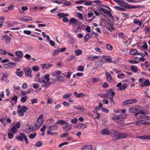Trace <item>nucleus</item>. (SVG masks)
<instances>
[{"mask_svg":"<svg viewBox=\"0 0 150 150\" xmlns=\"http://www.w3.org/2000/svg\"><path fill=\"white\" fill-rule=\"evenodd\" d=\"M59 50L57 49H55L53 53L52 54V55L54 56H55L57 54H58L59 53Z\"/></svg>","mask_w":150,"mask_h":150,"instance_id":"57","label":"nucleus"},{"mask_svg":"<svg viewBox=\"0 0 150 150\" xmlns=\"http://www.w3.org/2000/svg\"><path fill=\"white\" fill-rule=\"evenodd\" d=\"M44 117L43 115H41L37 119L36 122L34 124V127L37 129H38L42 125L43 122V118Z\"/></svg>","mask_w":150,"mask_h":150,"instance_id":"3","label":"nucleus"},{"mask_svg":"<svg viewBox=\"0 0 150 150\" xmlns=\"http://www.w3.org/2000/svg\"><path fill=\"white\" fill-rule=\"evenodd\" d=\"M117 132V130H115L113 129L109 131L106 128L104 129L102 131V134L103 135H110L112 136H113Z\"/></svg>","mask_w":150,"mask_h":150,"instance_id":"2","label":"nucleus"},{"mask_svg":"<svg viewBox=\"0 0 150 150\" xmlns=\"http://www.w3.org/2000/svg\"><path fill=\"white\" fill-rule=\"evenodd\" d=\"M72 95L71 93H68L63 96V98L64 99H67L70 97Z\"/></svg>","mask_w":150,"mask_h":150,"instance_id":"30","label":"nucleus"},{"mask_svg":"<svg viewBox=\"0 0 150 150\" xmlns=\"http://www.w3.org/2000/svg\"><path fill=\"white\" fill-rule=\"evenodd\" d=\"M77 118H74L71 119V122L73 124H75L77 122Z\"/></svg>","mask_w":150,"mask_h":150,"instance_id":"60","label":"nucleus"},{"mask_svg":"<svg viewBox=\"0 0 150 150\" xmlns=\"http://www.w3.org/2000/svg\"><path fill=\"white\" fill-rule=\"evenodd\" d=\"M51 82L49 81H46V82L44 83V84H42L41 86L42 87H48L51 84Z\"/></svg>","mask_w":150,"mask_h":150,"instance_id":"26","label":"nucleus"},{"mask_svg":"<svg viewBox=\"0 0 150 150\" xmlns=\"http://www.w3.org/2000/svg\"><path fill=\"white\" fill-rule=\"evenodd\" d=\"M8 54L9 56L12 57H14V55L9 52H7L6 51L3 49H0V54H2L3 55H6Z\"/></svg>","mask_w":150,"mask_h":150,"instance_id":"12","label":"nucleus"},{"mask_svg":"<svg viewBox=\"0 0 150 150\" xmlns=\"http://www.w3.org/2000/svg\"><path fill=\"white\" fill-rule=\"evenodd\" d=\"M36 136V134L35 133L31 134L29 135V137L32 139L34 138Z\"/></svg>","mask_w":150,"mask_h":150,"instance_id":"48","label":"nucleus"},{"mask_svg":"<svg viewBox=\"0 0 150 150\" xmlns=\"http://www.w3.org/2000/svg\"><path fill=\"white\" fill-rule=\"evenodd\" d=\"M52 66V65L51 64H44L41 65L42 68L43 69H47Z\"/></svg>","mask_w":150,"mask_h":150,"instance_id":"13","label":"nucleus"},{"mask_svg":"<svg viewBox=\"0 0 150 150\" xmlns=\"http://www.w3.org/2000/svg\"><path fill=\"white\" fill-rule=\"evenodd\" d=\"M1 122L4 125H6V118L2 119L1 120Z\"/></svg>","mask_w":150,"mask_h":150,"instance_id":"55","label":"nucleus"},{"mask_svg":"<svg viewBox=\"0 0 150 150\" xmlns=\"http://www.w3.org/2000/svg\"><path fill=\"white\" fill-rule=\"evenodd\" d=\"M43 77H42L41 78H36V81L40 83H43L42 79Z\"/></svg>","mask_w":150,"mask_h":150,"instance_id":"39","label":"nucleus"},{"mask_svg":"<svg viewBox=\"0 0 150 150\" xmlns=\"http://www.w3.org/2000/svg\"><path fill=\"white\" fill-rule=\"evenodd\" d=\"M69 22L73 25H75L77 23V21L75 18H72L70 19Z\"/></svg>","mask_w":150,"mask_h":150,"instance_id":"23","label":"nucleus"},{"mask_svg":"<svg viewBox=\"0 0 150 150\" xmlns=\"http://www.w3.org/2000/svg\"><path fill=\"white\" fill-rule=\"evenodd\" d=\"M2 40L6 43H9L11 40V39L8 35L6 34L2 36Z\"/></svg>","mask_w":150,"mask_h":150,"instance_id":"8","label":"nucleus"},{"mask_svg":"<svg viewBox=\"0 0 150 150\" xmlns=\"http://www.w3.org/2000/svg\"><path fill=\"white\" fill-rule=\"evenodd\" d=\"M61 73V72L60 71L58 70L52 72L51 73V74L53 76H56H56H57V75H59Z\"/></svg>","mask_w":150,"mask_h":150,"instance_id":"18","label":"nucleus"},{"mask_svg":"<svg viewBox=\"0 0 150 150\" xmlns=\"http://www.w3.org/2000/svg\"><path fill=\"white\" fill-rule=\"evenodd\" d=\"M16 65V63L13 62H10L7 64H4L3 66L5 68L10 69L15 67Z\"/></svg>","mask_w":150,"mask_h":150,"instance_id":"7","label":"nucleus"},{"mask_svg":"<svg viewBox=\"0 0 150 150\" xmlns=\"http://www.w3.org/2000/svg\"><path fill=\"white\" fill-rule=\"evenodd\" d=\"M84 69V68L83 66H79L77 69V70L79 71H82Z\"/></svg>","mask_w":150,"mask_h":150,"instance_id":"36","label":"nucleus"},{"mask_svg":"<svg viewBox=\"0 0 150 150\" xmlns=\"http://www.w3.org/2000/svg\"><path fill=\"white\" fill-rule=\"evenodd\" d=\"M16 55L22 58L23 56V54L22 52L18 51L16 52Z\"/></svg>","mask_w":150,"mask_h":150,"instance_id":"31","label":"nucleus"},{"mask_svg":"<svg viewBox=\"0 0 150 150\" xmlns=\"http://www.w3.org/2000/svg\"><path fill=\"white\" fill-rule=\"evenodd\" d=\"M129 62L132 64H137L139 63L138 61L133 60H129Z\"/></svg>","mask_w":150,"mask_h":150,"instance_id":"51","label":"nucleus"},{"mask_svg":"<svg viewBox=\"0 0 150 150\" xmlns=\"http://www.w3.org/2000/svg\"><path fill=\"white\" fill-rule=\"evenodd\" d=\"M113 47L112 46L109 44H108L106 45L107 48L110 50H112Z\"/></svg>","mask_w":150,"mask_h":150,"instance_id":"49","label":"nucleus"},{"mask_svg":"<svg viewBox=\"0 0 150 150\" xmlns=\"http://www.w3.org/2000/svg\"><path fill=\"white\" fill-rule=\"evenodd\" d=\"M112 119L113 120H118L120 119L119 115L115 116L114 117H112Z\"/></svg>","mask_w":150,"mask_h":150,"instance_id":"62","label":"nucleus"},{"mask_svg":"<svg viewBox=\"0 0 150 150\" xmlns=\"http://www.w3.org/2000/svg\"><path fill=\"white\" fill-rule=\"evenodd\" d=\"M130 69L132 71L134 72H136L138 71L137 67L136 66H131L130 67Z\"/></svg>","mask_w":150,"mask_h":150,"instance_id":"24","label":"nucleus"},{"mask_svg":"<svg viewBox=\"0 0 150 150\" xmlns=\"http://www.w3.org/2000/svg\"><path fill=\"white\" fill-rule=\"evenodd\" d=\"M47 104H52L53 102V101L52 100V98L49 97L47 98Z\"/></svg>","mask_w":150,"mask_h":150,"instance_id":"45","label":"nucleus"},{"mask_svg":"<svg viewBox=\"0 0 150 150\" xmlns=\"http://www.w3.org/2000/svg\"><path fill=\"white\" fill-rule=\"evenodd\" d=\"M28 97L27 96L22 97L21 98V101L23 103H25L28 99Z\"/></svg>","mask_w":150,"mask_h":150,"instance_id":"40","label":"nucleus"},{"mask_svg":"<svg viewBox=\"0 0 150 150\" xmlns=\"http://www.w3.org/2000/svg\"><path fill=\"white\" fill-rule=\"evenodd\" d=\"M133 23L134 24H138L139 26H140L141 25L142 22V21H140L139 20L135 19Z\"/></svg>","mask_w":150,"mask_h":150,"instance_id":"35","label":"nucleus"},{"mask_svg":"<svg viewBox=\"0 0 150 150\" xmlns=\"http://www.w3.org/2000/svg\"><path fill=\"white\" fill-rule=\"evenodd\" d=\"M123 105H127L129 104H130V102H129V100H126L125 101H124L123 103Z\"/></svg>","mask_w":150,"mask_h":150,"instance_id":"61","label":"nucleus"},{"mask_svg":"<svg viewBox=\"0 0 150 150\" xmlns=\"http://www.w3.org/2000/svg\"><path fill=\"white\" fill-rule=\"evenodd\" d=\"M57 16H59V18H61L64 17V14L63 13H59L57 14Z\"/></svg>","mask_w":150,"mask_h":150,"instance_id":"50","label":"nucleus"},{"mask_svg":"<svg viewBox=\"0 0 150 150\" xmlns=\"http://www.w3.org/2000/svg\"><path fill=\"white\" fill-rule=\"evenodd\" d=\"M8 9L9 11H12L14 10L13 5L12 4L8 7Z\"/></svg>","mask_w":150,"mask_h":150,"instance_id":"53","label":"nucleus"},{"mask_svg":"<svg viewBox=\"0 0 150 150\" xmlns=\"http://www.w3.org/2000/svg\"><path fill=\"white\" fill-rule=\"evenodd\" d=\"M93 146L92 145H86L82 147L81 150H93Z\"/></svg>","mask_w":150,"mask_h":150,"instance_id":"14","label":"nucleus"},{"mask_svg":"<svg viewBox=\"0 0 150 150\" xmlns=\"http://www.w3.org/2000/svg\"><path fill=\"white\" fill-rule=\"evenodd\" d=\"M114 137H112L113 140L120 139L123 138H126L129 136L128 134L125 133H118L117 131L116 134L114 135Z\"/></svg>","mask_w":150,"mask_h":150,"instance_id":"4","label":"nucleus"},{"mask_svg":"<svg viewBox=\"0 0 150 150\" xmlns=\"http://www.w3.org/2000/svg\"><path fill=\"white\" fill-rule=\"evenodd\" d=\"M21 9L23 11H26L28 10V8L26 6H23L21 7Z\"/></svg>","mask_w":150,"mask_h":150,"instance_id":"56","label":"nucleus"},{"mask_svg":"<svg viewBox=\"0 0 150 150\" xmlns=\"http://www.w3.org/2000/svg\"><path fill=\"white\" fill-rule=\"evenodd\" d=\"M129 112L131 113H134L135 112L137 111V108H131L129 109Z\"/></svg>","mask_w":150,"mask_h":150,"instance_id":"33","label":"nucleus"},{"mask_svg":"<svg viewBox=\"0 0 150 150\" xmlns=\"http://www.w3.org/2000/svg\"><path fill=\"white\" fill-rule=\"evenodd\" d=\"M18 108L17 110L18 114L19 116L23 117L24 115V113L26 112L28 108L25 106H21L18 105L17 106Z\"/></svg>","mask_w":150,"mask_h":150,"instance_id":"1","label":"nucleus"},{"mask_svg":"<svg viewBox=\"0 0 150 150\" xmlns=\"http://www.w3.org/2000/svg\"><path fill=\"white\" fill-rule=\"evenodd\" d=\"M100 110L102 111L103 112L106 113H108L109 112V110H108L107 109L104 108H102V109H100Z\"/></svg>","mask_w":150,"mask_h":150,"instance_id":"59","label":"nucleus"},{"mask_svg":"<svg viewBox=\"0 0 150 150\" xmlns=\"http://www.w3.org/2000/svg\"><path fill=\"white\" fill-rule=\"evenodd\" d=\"M78 127L81 129H83L87 127V125H86L85 124H84L80 123L79 124V125Z\"/></svg>","mask_w":150,"mask_h":150,"instance_id":"28","label":"nucleus"},{"mask_svg":"<svg viewBox=\"0 0 150 150\" xmlns=\"http://www.w3.org/2000/svg\"><path fill=\"white\" fill-rule=\"evenodd\" d=\"M16 138L18 140L21 142L23 141L24 139L26 144H28V142L26 136L25 134L23 133H20L19 135L17 136L16 137Z\"/></svg>","mask_w":150,"mask_h":150,"instance_id":"5","label":"nucleus"},{"mask_svg":"<svg viewBox=\"0 0 150 150\" xmlns=\"http://www.w3.org/2000/svg\"><path fill=\"white\" fill-rule=\"evenodd\" d=\"M120 7H119L117 6H115V8L117 9V10L120 11H122L126 10L127 8L126 6H124L122 5H121Z\"/></svg>","mask_w":150,"mask_h":150,"instance_id":"11","label":"nucleus"},{"mask_svg":"<svg viewBox=\"0 0 150 150\" xmlns=\"http://www.w3.org/2000/svg\"><path fill=\"white\" fill-rule=\"evenodd\" d=\"M16 74L18 76L20 77H21L23 76V72L22 71H17L16 72Z\"/></svg>","mask_w":150,"mask_h":150,"instance_id":"38","label":"nucleus"},{"mask_svg":"<svg viewBox=\"0 0 150 150\" xmlns=\"http://www.w3.org/2000/svg\"><path fill=\"white\" fill-rule=\"evenodd\" d=\"M113 1L115 2L118 4H125L126 3L125 2L121 0H113Z\"/></svg>","mask_w":150,"mask_h":150,"instance_id":"44","label":"nucleus"},{"mask_svg":"<svg viewBox=\"0 0 150 150\" xmlns=\"http://www.w3.org/2000/svg\"><path fill=\"white\" fill-rule=\"evenodd\" d=\"M103 58L106 60L108 63H111L112 62V60L110 59L109 57L107 56L103 55Z\"/></svg>","mask_w":150,"mask_h":150,"instance_id":"25","label":"nucleus"},{"mask_svg":"<svg viewBox=\"0 0 150 150\" xmlns=\"http://www.w3.org/2000/svg\"><path fill=\"white\" fill-rule=\"evenodd\" d=\"M66 125L63 126L62 127L63 130L66 132H69L70 131L72 128V125L67 123V124Z\"/></svg>","mask_w":150,"mask_h":150,"instance_id":"9","label":"nucleus"},{"mask_svg":"<svg viewBox=\"0 0 150 150\" xmlns=\"http://www.w3.org/2000/svg\"><path fill=\"white\" fill-rule=\"evenodd\" d=\"M137 138H138L142 139H150V135L146 134L144 136H141L137 137Z\"/></svg>","mask_w":150,"mask_h":150,"instance_id":"15","label":"nucleus"},{"mask_svg":"<svg viewBox=\"0 0 150 150\" xmlns=\"http://www.w3.org/2000/svg\"><path fill=\"white\" fill-rule=\"evenodd\" d=\"M127 85L126 83H124L121 88H120V90H123L125 89L127 87Z\"/></svg>","mask_w":150,"mask_h":150,"instance_id":"46","label":"nucleus"},{"mask_svg":"<svg viewBox=\"0 0 150 150\" xmlns=\"http://www.w3.org/2000/svg\"><path fill=\"white\" fill-rule=\"evenodd\" d=\"M44 79H45L46 81H49L50 80L49 75L48 74H46L44 77Z\"/></svg>","mask_w":150,"mask_h":150,"instance_id":"54","label":"nucleus"},{"mask_svg":"<svg viewBox=\"0 0 150 150\" xmlns=\"http://www.w3.org/2000/svg\"><path fill=\"white\" fill-rule=\"evenodd\" d=\"M74 94L77 98H80L81 97H82L85 96L84 94L82 93H78L76 92H75Z\"/></svg>","mask_w":150,"mask_h":150,"instance_id":"19","label":"nucleus"},{"mask_svg":"<svg viewBox=\"0 0 150 150\" xmlns=\"http://www.w3.org/2000/svg\"><path fill=\"white\" fill-rule=\"evenodd\" d=\"M141 124H143V125H145L146 124V122L144 121L143 122L142 120H140L137 122L136 123V125H138Z\"/></svg>","mask_w":150,"mask_h":150,"instance_id":"29","label":"nucleus"},{"mask_svg":"<svg viewBox=\"0 0 150 150\" xmlns=\"http://www.w3.org/2000/svg\"><path fill=\"white\" fill-rule=\"evenodd\" d=\"M130 54L132 55H137L138 53L137 50L135 49H133L130 50L129 52Z\"/></svg>","mask_w":150,"mask_h":150,"instance_id":"27","label":"nucleus"},{"mask_svg":"<svg viewBox=\"0 0 150 150\" xmlns=\"http://www.w3.org/2000/svg\"><path fill=\"white\" fill-rule=\"evenodd\" d=\"M23 70L26 76L30 78L32 77V70L30 67H25L23 68Z\"/></svg>","mask_w":150,"mask_h":150,"instance_id":"6","label":"nucleus"},{"mask_svg":"<svg viewBox=\"0 0 150 150\" xmlns=\"http://www.w3.org/2000/svg\"><path fill=\"white\" fill-rule=\"evenodd\" d=\"M1 80L2 81H4L6 83H8L9 82V80L8 79L7 76L4 75H3Z\"/></svg>","mask_w":150,"mask_h":150,"instance_id":"20","label":"nucleus"},{"mask_svg":"<svg viewBox=\"0 0 150 150\" xmlns=\"http://www.w3.org/2000/svg\"><path fill=\"white\" fill-rule=\"evenodd\" d=\"M99 57V56H92L90 55L88 57L87 59L88 60L92 61L94 59H98Z\"/></svg>","mask_w":150,"mask_h":150,"instance_id":"17","label":"nucleus"},{"mask_svg":"<svg viewBox=\"0 0 150 150\" xmlns=\"http://www.w3.org/2000/svg\"><path fill=\"white\" fill-rule=\"evenodd\" d=\"M39 67H38L37 66H35L33 67L32 68V70L34 71H38L39 69Z\"/></svg>","mask_w":150,"mask_h":150,"instance_id":"41","label":"nucleus"},{"mask_svg":"<svg viewBox=\"0 0 150 150\" xmlns=\"http://www.w3.org/2000/svg\"><path fill=\"white\" fill-rule=\"evenodd\" d=\"M11 131L13 133H16L17 132V130L15 126H13L11 129Z\"/></svg>","mask_w":150,"mask_h":150,"instance_id":"43","label":"nucleus"},{"mask_svg":"<svg viewBox=\"0 0 150 150\" xmlns=\"http://www.w3.org/2000/svg\"><path fill=\"white\" fill-rule=\"evenodd\" d=\"M57 124H56V123L55 125L50 126L49 127V129L50 130L52 131H54L57 130L58 128V127L57 125Z\"/></svg>","mask_w":150,"mask_h":150,"instance_id":"16","label":"nucleus"},{"mask_svg":"<svg viewBox=\"0 0 150 150\" xmlns=\"http://www.w3.org/2000/svg\"><path fill=\"white\" fill-rule=\"evenodd\" d=\"M120 118L121 119H125L127 117V115L126 114H123L119 115Z\"/></svg>","mask_w":150,"mask_h":150,"instance_id":"42","label":"nucleus"},{"mask_svg":"<svg viewBox=\"0 0 150 150\" xmlns=\"http://www.w3.org/2000/svg\"><path fill=\"white\" fill-rule=\"evenodd\" d=\"M21 21L24 22H27L28 21H32L33 20L31 17L30 16H25L21 18Z\"/></svg>","mask_w":150,"mask_h":150,"instance_id":"10","label":"nucleus"},{"mask_svg":"<svg viewBox=\"0 0 150 150\" xmlns=\"http://www.w3.org/2000/svg\"><path fill=\"white\" fill-rule=\"evenodd\" d=\"M142 47L144 50H145L147 49L148 48V45L145 42H144L143 43V45L142 46Z\"/></svg>","mask_w":150,"mask_h":150,"instance_id":"47","label":"nucleus"},{"mask_svg":"<svg viewBox=\"0 0 150 150\" xmlns=\"http://www.w3.org/2000/svg\"><path fill=\"white\" fill-rule=\"evenodd\" d=\"M56 78L58 81H62L64 80V78L62 76L59 75L56 76Z\"/></svg>","mask_w":150,"mask_h":150,"instance_id":"32","label":"nucleus"},{"mask_svg":"<svg viewBox=\"0 0 150 150\" xmlns=\"http://www.w3.org/2000/svg\"><path fill=\"white\" fill-rule=\"evenodd\" d=\"M102 62V60H100V61L97 62L95 63V66L97 67L100 68L101 67L103 64Z\"/></svg>","mask_w":150,"mask_h":150,"instance_id":"21","label":"nucleus"},{"mask_svg":"<svg viewBox=\"0 0 150 150\" xmlns=\"http://www.w3.org/2000/svg\"><path fill=\"white\" fill-rule=\"evenodd\" d=\"M67 122L64 120H59L56 123V124H60L62 125H67Z\"/></svg>","mask_w":150,"mask_h":150,"instance_id":"22","label":"nucleus"},{"mask_svg":"<svg viewBox=\"0 0 150 150\" xmlns=\"http://www.w3.org/2000/svg\"><path fill=\"white\" fill-rule=\"evenodd\" d=\"M117 77L120 79H123L125 77V75L123 74H119L117 75Z\"/></svg>","mask_w":150,"mask_h":150,"instance_id":"37","label":"nucleus"},{"mask_svg":"<svg viewBox=\"0 0 150 150\" xmlns=\"http://www.w3.org/2000/svg\"><path fill=\"white\" fill-rule=\"evenodd\" d=\"M144 85L145 86H149L150 84V82H149V80H146L144 82Z\"/></svg>","mask_w":150,"mask_h":150,"instance_id":"63","label":"nucleus"},{"mask_svg":"<svg viewBox=\"0 0 150 150\" xmlns=\"http://www.w3.org/2000/svg\"><path fill=\"white\" fill-rule=\"evenodd\" d=\"M27 59H30L31 58V56L29 54H26L24 56Z\"/></svg>","mask_w":150,"mask_h":150,"instance_id":"64","label":"nucleus"},{"mask_svg":"<svg viewBox=\"0 0 150 150\" xmlns=\"http://www.w3.org/2000/svg\"><path fill=\"white\" fill-rule=\"evenodd\" d=\"M42 145V143L41 141L38 142L35 144L36 146L37 147H40Z\"/></svg>","mask_w":150,"mask_h":150,"instance_id":"58","label":"nucleus"},{"mask_svg":"<svg viewBox=\"0 0 150 150\" xmlns=\"http://www.w3.org/2000/svg\"><path fill=\"white\" fill-rule=\"evenodd\" d=\"M74 108L78 110H81L83 112L85 110V109L84 108H80L79 107H74Z\"/></svg>","mask_w":150,"mask_h":150,"instance_id":"52","label":"nucleus"},{"mask_svg":"<svg viewBox=\"0 0 150 150\" xmlns=\"http://www.w3.org/2000/svg\"><path fill=\"white\" fill-rule=\"evenodd\" d=\"M74 52L76 55H79L81 54L82 52V51L80 50H77L75 51Z\"/></svg>","mask_w":150,"mask_h":150,"instance_id":"34","label":"nucleus"}]
</instances>
